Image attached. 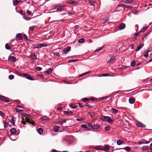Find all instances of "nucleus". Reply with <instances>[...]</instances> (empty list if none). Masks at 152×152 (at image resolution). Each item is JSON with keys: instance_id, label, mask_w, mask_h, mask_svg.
I'll list each match as a JSON object with an SVG mask.
<instances>
[{"instance_id": "f257e3e1", "label": "nucleus", "mask_w": 152, "mask_h": 152, "mask_svg": "<svg viewBox=\"0 0 152 152\" xmlns=\"http://www.w3.org/2000/svg\"><path fill=\"white\" fill-rule=\"evenodd\" d=\"M100 119L103 121H107L110 124H112L113 122V120L109 116L102 115L101 116Z\"/></svg>"}, {"instance_id": "f03ea898", "label": "nucleus", "mask_w": 152, "mask_h": 152, "mask_svg": "<svg viewBox=\"0 0 152 152\" xmlns=\"http://www.w3.org/2000/svg\"><path fill=\"white\" fill-rule=\"evenodd\" d=\"M66 7V5H54L53 6V9H57V11H61L64 10V8Z\"/></svg>"}, {"instance_id": "7ed1b4c3", "label": "nucleus", "mask_w": 152, "mask_h": 152, "mask_svg": "<svg viewBox=\"0 0 152 152\" xmlns=\"http://www.w3.org/2000/svg\"><path fill=\"white\" fill-rule=\"evenodd\" d=\"M23 75L28 80H34V77L31 76L30 75L27 73H23Z\"/></svg>"}, {"instance_id": "20e7f679", "label": "nucleus", "mask_w": 152, "mask_h": 152, "mask_svg": "<svg viewBox=\"0 0 152 152\" xmlns=\"http://www.w3.org/2000/svg\"><path fill=\"white\" fill-rule=\"evenodd\" d=\"M36 46L34 47V48H41L42 47H45L47 46V44L42 43L38 44L36 45Z\"/></svg>"}, {"instance_id": "39448f33", "label": "nucleus", "mask_w": 152, "mask_h": 152, "mask_svg": "<svg viewBox=\"0 0 152 152\" xmlns=\"http://www.w3.org/2000/svg\"><path fill=\"white\" fill-rule=\"evenodd\" d=\"M135 123L138 126L143 128H145V126L140 122L136 121Z\"/></svg>"}, {"instance_id": "423d86ee", "label": "nucleus", "mask_w": 152, "mask_h": 152, "mask_svg": "<svg viewBox=\"0 0 152 152\" xmlns=\"http://www.w3.org/2000/svg\"><path fill=\"white\" fill-rule=\"evenodd\" d=\"M31 58L32 60H35L37 59V55L35 53L33 52L31 53L30 55Z\"/></svg>"}, {"instance_id": "0eeeda50", "label": "nucleus", "mask_w": 152, "mask_h": 152, "mask_svg": "<svg viewBox=\"0 0 152 152\" xmlns=\"http://www.w3.org/2000/svg\"><path fill=\"white\" fill-rule=\"evenodd\" d=\"M25 120H26V122L30 123V124H32V125H34L35 124V122L33 121V120L30 119L28 118H26Z\"/></svg>"}, {"instance_id": "6e6552de", "label": "nucleus", "mask_w": 152, "mask_h": 152, "mask_svg": "<svg viewBox=\"0 0 152 152\" xmlns=\"http://www.w3.org/2000/svg\"><path fill=\"white\" fill-rule=\"evenodd\" d=\"M8 59L10 61L14 62L16 61V58L12 56H10L8 57Z\"/></svg>"}, {"instance_id": "1a4fd4ad", "label": "nucleus", "mask_w": 152, "mask_h": 152, "mask_svg": "<svg viewBox=\"0 0 152 152\" xmlns=\"http://www.w3.org/2000/svg\"><path fill=\"white\" fill-rule=\"evenodd\" d=\"M71 49L70 47H68L65 48L63 50V53L64 54H66L67 52L70 51Z\"/></svg>"}, {"instance_id": "9d476101", "label": "nucleus", "mask_w": 152, "mask_h": 152, "mask_svg": "<svg viewBox=\"0 0 152 152\" xmlns=\"http://www.w3.org/2000/svg\"><path fill=\"white\" fill-rule=\"evenodd\" d=\"M126 26L124 23H122L118 26V29L120 30L123 29L125 28Z\"/></svg>"}, {"instance_id": "9b49d317", "label": "nucleus", "mask_w": 152, "mask_h": 152, "mask_svg": "<svg viewBox=\"0 0 152 152\" xmlns=\"http://www.w3.org/2000/svg\"><path fill=\"white\" fill-rule=\"evenodd\" d=\"M1 100L4 101L6 102H10L11 100L10 99L3 96L2 97V98H1Z\"/></svg>"}, {"instance_id": "f8f14e48", "label": "nucleus", "mask_w": 152, "mask_h": 152, "mask_svg": "<svg viewBox=\"0 0 152 152\" xmlns=\"http://www.w3.org/2000/svg\"><path fill=\"white\" fill-rule=\"evenodd\" d=\"M16 37L18 39L20 40H22L23 39L21 34L20 33L17 34L16 35Z\"/></svg>"}, {"instance_id": "ddd939ff", "label": "nucleus", "mask_w": 152, "mask_h": 152, "mask_svg": "<svg viewBox=\"0 0 152 152\" xmlns=\"http://www.w3.org/2000/svg\"><path fill=\"white\" fill-rule=\"evenodd\" d=\"M67 2L68 3L73 4H77V1L71 0H67Z\"/></svg>"}, {"instance_id": "4468645a", "label": "nucleus", "mask_w": 152, "mask_h": 152, "mask_svg": "<svg viewBox=\"0 0 152 152\" xmlns=\"http://www.w3.org/2000/svg\"><path fill=\"white\" fill-rule=\"evenodd\" d=\"M110 150L109 146L108 145H105L104 146V148H103V150L105 151L108 152Z\"/></svg>"}, {"instance_id": "2eb2a0df", "label": "nucleus", "mask_w": 152, "mask_h": 152, "mask_svg": "<svg viewBox=\"0 0 152 152\" xmlns=\"http://www.w3.org/2000/svg\"><path fill=\"white\" fill-rule=\"evenodd\" d=\"M135 101V99L133 97H130L129 99V102L131 104L134 103V102Z\"/></svg>"}, {"instance_id": "dca6fc26", "label": "nucleus", "mask_w": 152, "mask_h": 152, "mask_svg": "<svg viewBox=\"0 0 152 152\" xmlns=\"http://www.w3.org/2000/svg\"><path fill=\"white\" fill-rule=\"evenodd\" d=\"M124 142H125L124 140H118L117 141V143L119 145L123 144Z\"/></svg>"}, {"instance_id": "f3484780", "label": "nucleus", "mask_w": 152, "mask_h": 152, "mask_svg": "<svg viewBox=\"0 0 152 152\" xmlns=\"http://www.w3.org/2000/svg\"><path fill=\"white\" fill-rule=\"evenodd\" d=\"M143 45H144L143 44H140L136 48V51H138L139 50H140V49H141Z\"/></svg>"}, {"instance_id": "a211bd4d", "label": "nucleus", "mask_w": 152, "mask_h": 152, "mask_svg": "<svg viewBox=\"0 0 152 152\" xmlns=\"http://www.w3.org/2000/svg\"><path fill=\"white\" fill-rule=\"evenodd\" d=\"M11 133L12 134H15L16 133V130L15 128H12L10 130Z\"/></svg>"}, {"instance_id": "6ab92c4d", "label": "nucleus", "mask_w": 152, "mask_h": 152, "mask_svg": "<svg viewBox=\"0 0 152 152\" xmlns=\"http://www.w3.org/2000/svg\"><path fill=\"white\" fill-rule=\"evenodd\" d=\"M20 1L17 0H13V5L15 6L17 5Z\"/></svg>"}, {"instance_id": "aec40b11", "label": "nucleus", "mask_w": 152, "mask_h": 152, "mask_svg": "<svg viewBox=\"0 0 152 152\" xmlns=\"http://www.w3.org/2000/svg\"><path fill=\"white\" fill-rule=\"evenodd\" d=\"M100 127V126L98 124H96L93 126L92 127V129H98Z\"/></svg>"}, {"instance_id": "412c9836", "label": "nucleus", "mask_w": 152, "mask_h": 152, "mask_svg": "<svg viewBox=\"0 0 152 152\" xmlns=\"http://www.w3.org/2000/svg\"><path fill=\"white\" fill-rule=\"evenodd\" d=\"M81 127L83 128L86 129L87 130H90V128H88V127L86 124H82L81 125Z\"/></svg>"}, {"instance_id": "4be33fe9", "label": "nucleus", "mask_w": 152, "mask_h": 152, "mask_svg": "<svg viewBox=\"0 0 152 152\" xmlns=\"http://www.w3.org/2000/svg\"><path fill=\"white\" fill-rule=\"evenodd\" d=\"M109 20V18L107 16H106L103 19V23H105L107 22Z\"/></svg>"}, {"instance_id": "5701e85b", "label": "nucleus", "mask_w": 152, "mask_h": 152, "mask_svg": "<svg viewBox=\"0 0 152 152\" xmlns=\"http://www.w3.org/2000/svg\"><path fill=\"white\" fill-rule=\"evenodd\" d=\"M64 113L66 115H70L72 114L73 113L72 111H64Z\"/></svg>"}, {"instance_id": "b1692460", "label": "nucleus", "mask_w": 152, "mask_h": 152, "mask_svg": "<svg viewBox=\"0 0 152 152\" xmlns=\"http://www.w3.org/2000/svg\"><path fill=\"white\" fill-rule=\"evenodd\" d=\"M37 132L39 134H41L42 133H43V130L42 128H39L38 129Z\"/></svg>"}, {"instance_id": "393cba45", "label": "nucleus", "mask_w": 152, "mask_h": 152, "mask_svg": "<svg viewBox=\"0 0 152 152\" xmlns=\"http://www.w3.org/2000/svg\"><path fill=\"white\" fill-rule=\"evenodd\" d=\"M5 48L6 49L10 50L11 48L10 47V46L9 44L8 43L6 44Z\"/></svg>"}, {"instance_id": "a878e982", "label": "nucleus", "mask_w": 152, "mask_h": 152, "mask_svg": "<svg viewBox=\"0 0 152 152\" xmlns=\"http://www.w3.org/2000/svg\"><path fill=\"white\" fill-rule=\"evenodd\" d=\"M115 58V56H112L110 59H109L108 61H107V63H110L111 62V61L112 60H114Z\"/></svg>"}, {"instance_id": "bb28decb", "label": "nucleus", "mask_w": 152, "mask_h": 152, "mask_svg": "<svg viewBox=\"0 0 152 152\" xmlns=\"http://www.w3.org/2000/svg\"><path fill=\"white\" fill-rule=\"evenodd\" d=\"M59 127L58 126H54L53 127V130L55 132H57L58 130Z\"/></svg>"}, {"instance_id": "cd10ccee", "label": "nucleus", "mask_w": 152, "mask_h": 152, "mask_svg": "<svg viewBox=\"0 0 152 152\" xmlns=\"http://www.w3.org/2000/svg\"><path fill=\"white\" fill-rule=\"evenodd\" d=\"M53 69H49L47 71L45 72V73H48V74H49L51 73L52 71H53Z\"/></svg>"}, {"instance_id": "c85d7f7f", "label": "nucleus", "mask_w": 152, "mask_h": 152, "mask_svg": "<svg viewBox=\"0 0 152 152\" xmlns=\"http://www.w3.org/2000/svg\"><path fill=\"white\" fill-rule=\"evenodd\" d=\"M64 122H65V123L66 122V119H64V120H61L60 121H59L57 123H59V124H60L61 125H62V123H64Z\"/></svg>"}, {"instance_id": "c756f323", "label": "nucleus", "mask_w": 152, "mask_h": 152, "mask_svg": "<svg viewBox=\"0 0 152 152\" xmlns=\"http://www.w3.org/2000/svg\"><path fill=\"white\" fill-rule=\"evenodd\" d=\"M91 72V71H89V72H85V73H83L82 74H81V75H80L79 76V77H82V76L84 75H86L90 73Z\"/></svg>"}, {"instance_id": "7c9ffc66", "label": "nucleus", "mask_w": 152, "mask_h": 152, "mask_svg": "<svg viewBox=\"0 0 152 152\" xmlns=\"http://www.w3.org/2000/svg\"><path fill=\"white\" fill-rule=\"evenodd\" d=\"M89 2L90 3V5H92L93 6H94V4L95 3V2L94 1H93L92 0H89Z\"/></svg>"}, {"instance_id": "2f4dec72", "label": "nucleus", "mask_w": 152, "mask_h": 152, "mask_svg": "<svg viewBox=\"0 0 152 152\" xmlns=\"http://www.w3.org/2000/svg\"><path fill=\"white\" fill-rule=\"evenodd\" d=\"M148 27H143L142 29L140 31V32H144L147 30V28Z\"/></svg>"}, {"instance_id": "473e14b6", "label": "nucleus", "mask_w": 152, "mask_h": 152, "mask_svg": "<svg viewBox=\"0 0 152 152\" xmlns=\"http://www.w3.org/2000/svg\"><path fill=\"white\" fill-rule=\"evenodd\" d=\"M136 64V62L135 60H133L131 63V65L132 67H134L135 66Z\"/></svg>"}, {"instance_id": "72a5a7b5", "label": "nucleus", "mask_w": 152, "mask_h": 152, "mask_svg": "<svg viewBox=\"0 0 152 152\" xmlns=\"http://www.w3.org/2000/svg\"><path fill=\"white\" fill-rule=\"evenodd\" d=\"M123 149H125L126 151H130V148L129 146L126 147Z\"/></svg>"}, {"instance_id": "f704fd0d", "label": "nucleus", "mask_w": 152, "mask_h": 152, "mask_svg": "<svg viewBox=\"0 0 152 152\" xmlns=\"http://www.w3.org/2000/svg\"><path fill=\"white\" fill-rule=\"evenodd\" d=\"M149 34V32H148L146 33V34H145L144 37H142V40H144V39H145V38Z\"/></svg>"}, {"instance_id": "c9c22d12", "label": "nucleus", "mask_w": 152, "mask_h": 152, "mask_svg": "<svg viewBox=\"0 0 152 152\" xmlns=\"http://www.w3.org/2000/svg\"><path fill=\"white\" fill-rule=\"evenodd\" d=\"M85 40L83 38H81L79 39L78 41L79 43H83L84 42Z\"/></svg>"}, {"instance_id": "e433bc0d", "label": "nucleus", "mask_w": 152, "mask_h": 152, "mask_svg": "<svg viewBox=\"0 0 152 152\" xmlns=\"http://www.w3.org/2000/svg\"><path fill=\"white\" fill-rule=\"evenodd\" d=\"M112 112L113 113H117L118 112V110H116L114 108H112Z\"/></svg>"}, {"instance_id": "4c0bfd02", "label": "nucleus", "mask_w": 152, "mask_h": 152, "mask_svg": "<svg viewBox=\"0 0 152 152\" xmlns=\"http://www.w3.org/2000/svg\"><path fill=\"white\" fill-rule=\"evenodd\" d=\"M20 114L22 116L24 117H26L27 115V114L25 113H20Z\"/></svg>"}, {"instance_id": "58836bf2", "label": "nucleus", "mask_w": 152, "mask_h": 152, "mask_svg": "<svg viewBox=\"0 0 152 152\" xmlns=\"http://www.w3.org/2000/svg\"><path fill=\"white\" fill-rule=\"evenodd\" d=\"M141 33V32H140V31H139L137 33H135L134 34V37H137Z\"/></svg>"}, {"instance_id": "ea45409f", "label": "nucleus", "mask_w": 152, "mask_h": 152, "mask_svg": "<svg viewBox=\"0 0 152 152\" xmlns=\"http://www.w3.org/2000/svg\"><path fill=\"white\" fill-rule=\"evenodd\" d=\"M15 120H14V118L13 117L11 120V123L13 125L15 124Z\"/></svg>"}, {"instance_id": "a19ab883", "label": "nucleus", "mask_w": 152, "mask_h": 152, "mask_svg": "<svg viewBox=\"0 0 152 152\" xmlns=\"http://www.w3.org/2000/svg\"><path fill=\"white\" fill-rule=\"evenodd\" d=\"M124 2H128L129 3H131L133 1V0H124Z\"/></svg>"}, {"instance_id": "79ce46f5", "label": "nucleus", "mask_w": 152, "mask_h": 152, "mask_svg": "<svg viewBox=\"0 0 152 152\" xmlns=\"http://www.w3.org/2000/svg\"><path fill=\"white\" fill-rule=\"evenodd\" d=\"M3 123L4 124V128H7L8 126V124L7 123L6 121H4L3 122Z\"/></svg>"}, {"instance_id": "37998d69", "label": "nucleus", "mask_w": 152, "mask_h": 152, "mask_svg": "<svg viewBox=\"0 0 152 152\" xmlns=\"http://www.w3.org/2000/svg\"><path fill=\"white\" fill-rule=\"evenodd\" d=\"M35 26H32L30 27L29 29L31 31H32L35 28Z\"/></svg>"}, {"instance_id": "c03bdc74", "label": "nucleus", "mask_w": 152, "mask_h": 152, "mask_svg": "<svg viewBox=\"0 0 152 152\" xmlns=\"http://www.w3.org/2000/svg\"><path fill=\"white\" fill-rule=\"evenodd\" d=\"M148 146H144L142 148V151H144L148 149Z\"/></svg>"}, {"instance_id": "a18cd8bd", "label": "nucleus", "mask_w": 152, "mask_h": 152, "mask_svg": "<svg viewBox=\"0 0 152 152\" xmlns=\"http://www.w3.org/2000/svg\"><path fill=\"white\" fill-rule=\"evenodd\" d=\"M35 69L37 71H40L42 69V68L39 67H36Z\"/></svg>"}, {"instance_id": "49530a36", "label": "nucleus", "mask_w": 152, "mask_h": 152, "mask_svg": "<svg viewBox=\"0 0 152 152\" xmlns=\"http://www.w3.org/2000/svg\"><path fill=\"white\" fill-rule=\"evenodd\" d=\"M89 100H90L88 98H83L82 99V101L83 102L87 101Z\"/></svg>"}, {"instance_id": "de8ad7c7", "label": "nucleus", "mask_w": 152, "mask_h": 152, "mask_svg": "<svg viewBox=\"0 0 152 152\" xmlns=\"http://www.w3.org/2000/svg\"><path fill=\"white\" fill-rule=\"evenodd\" d=\"M88 128H90V130L92 128V124L91 123H88Z\"/></svg>"}, {"instance_id": "09e8293b", "label": "nucleus", "mask_w": 152, "mask_h": 152, "mask_svg": "<svg viewBox=\"0 0 152 152\" xmlns=\"http://www.w3.org/2000/svg\"><path fill=\"white\" fill-rule=\"evenodd\" d=\"M110 97L109 96H106L104 97H103L101 98V99L102 100H103L106 99H107Z\"/></svg>"}, {"instance_id": "8fccbe9b", "label": "nucleus", "mask_w": 152, "mask_h": 152, "mask_svg": "<svg viewBox=\"0 0 152 152\" xmlns=\"http://www.w3.org/2000/svg\"><path fill=\"white\" fill-rule=\"evenodd\" d=\"M14 76L13 75H10L9 76V78L10 80H12L14 79Z\"/></svg>"}, {"instance_id": "3c124183", "label": "nucleus", "mask_w": 152, "mask_h": 152, "mask_svg": "<svg viewBox=\"0 0 152 152\" xmlns=\"http://www.w3.org/2000/svg\"><path fill=\"white\" fill-rule=\"evenodd\" d=\"M70 107H71L72 108H76L77 106H72V104H70L69 105Z\"/></svg>"}, {"instance_id": "603ef678", "label": "nucleus", "mask_w": 152, "mask_h": 152, "mask_svg": "<svg viewBox=\"0 0 152 152\" xmlns=\"http://www.w3.org/2000/svg\"><path fill=\"white\" fill-rule=\"evenodd\" d=\"M125 7H126L127 8H129V9H132L133 8V7L131 6H128L127 5H125Z\"/></svg>"}, {"instance_id": "864d4df0", "label": "nucleus", "mask_w": 152, "mask_h": 152, "mask_svg": "<svg viewBox=\"0 0 152 152\" xmlns=\"http://www.w3.org/2000/svg\"><path fill=\"white\" fill-rule=\"evenodd\" d=\"M110 129V127L109 126H106L105 127V129L107 131H109Z\"/></svg>"}, {"instance_id": "5fc2aeb1", "label": "nucleus", "mask_w": 152, "mask_h": 152, "mask_svg": "<svg viewBox=\"0 0 152 152\" xmlns=\"http://www.w3.org/2000/svg\"><path fill=\"white\" fill-rule=\"evenodd\" d=\"M0 115L2 117H4L5 116V114L1 111H0Z\"/></svg>"}, {"instance_id": "6e6d98bb", "label": "nucleus", "mask_w": 152, "mask_h": 152, "mask_svg": "<svg viewBox=\"0 0 152 152\" xmlns=\"http://www.w3.org/2000/svg\"><path fill=\"white\" fill-rule=\"evenodd\" d=\"M103 48L102 47H100L98 49H96V50H95V52H98L99 51H100V50H101Z\"/></svg>"}, {"instance_id": "4d7b16f0", "label": "nucleus", "mask_w": 152, "mask_h": 152, "mask_svg": "<svg viewBox=\"0 0 152 152\" xmlns=\"http://www.w3.org/2000/svg\"><path fill=\"white\" fill-rule=\"evenodd\" d=\"M27 14L29 15H31L32 14V12L31 11L29 10H27Z\"/></svg>"}, {"instance_id": "13d9d810", "label": "nucleus", "mask_w": 152, "mask_h": 152, "mask_svg": "<svg viewBox=\"0 0 152 152\" xmlns=\"http://www.w3.org/2000/svg\"><path fill=\"white\" fill-rule=\"evenodd\" d=\"M22 118L23 119V121H22L21 122V123L22 124H25L26 123V121H25L24 120V118Z\"/></svg>"}, {"instance_id": "bf43d9fd", "label": "nucleus", "mask_w": 152, "mask_h": 152, "mask_svg": "<svg viewBox=\"0 0 152 152\" xmlns=\"http://www.w3.org/2000/svg\"><path fill=\"white\" fill-rule=\"evenodd\" d=\"M20 13L21 14L24 15L25 14V12L23 11V10H21L20 11Z\"/></svg>"}, {"instance_id": "052dcab7", "label": "nucleus", "mask_w": 152, "mask_h": 152, "mask_svg": "<svg viewBox=\"0 0 152 152\" xmlns=\"http://www.w3.org/2000/svg\"><path fill=\"white\" fill-rule=\"evenodd\" d=\"M67 137H66V138H64V139L65 141H67L68 142H69V143L70 142V140H69V139H66Z\"/></svg>"}, {"instance_id": "680f3d73", "label": "nucleus", "mask_w": 152, "mask_h": 152, "mask_svg": "<svg viewBox=\"0 0 152 152\" xmlns=\"http://www.w3.org/2000/svg\"><path fill=\"white\" fill-rule=\"evenodd\" d=\"M16 74L19 76H23V74H20V73L18 71H16Z\"/></svg>"}, {"instance_id": "e2e57ef3", "label": "nucleus", "mask_w": 152, "mask_h": 152, "mask_svg": "<svg viewBox=\"0 0 152 152\" xmlns=\"http://www.w3.org/2000/svg\"><path fill=\"white\" fill-rule=\"evenodd\" d=\"M15 109V110H16V112H17V113L18 112H22V111H23V110H20V109H17V108H16Z\"/></svg>"}, {"instance_id": "0e129e2a", "label": "nucleus", "mask_w": 152, "mask_h": 152, "mask_svg": "<svg viewBox=\"0 0 152 152\" xmlns=\"http://www.w3.org/2000/svg\"><path fill=\"white\" fill-rule=\"evenodd\" d=\"M41 119H42L43 120H48V119L47 118L45 117H43L41 118Z\"/></svg>"}, {"instance_id": "69168bd1", "label": "nucleus", "mask_w": 152, "mask_h": 152, "mask_svg": "<svg viewBox=\"0 0 152 152\" xmlns=\"http://www.w3.org/2000/svg\"><path fill=\"white\" fill-rule=\"evenodd\" d=\"M84 105H86V106H87V107H92V106H91L88 104L87 103H86Z\"/></svg>"}, {"instance_id": "338daca9", "label": "nucleus", "mask_w": 152, "mask_h": 152, "mask_svg": "<svg viewBox=\"0 0 152 152\" xmlns=\"http://www.w3.org/2000/svg\"><path fill=\"white\" fill-rule=\"evenodd\" d=\"M78 104L79 105V107H83L84 106V105H83V104H81L80 103H78Z\"/></svg>"}, {"instance_id": "774afa93", "label": "nucleus", "mask_w": 152, "mask_h": 152, "mask_svg": "<svg viewBox=\"0 0 152 152\" xmlns=\"http://www.w3.org/2000/svg\"><path fill=\"white\" fill-rule=\"evenodd\" d=\"M90 115L91 117H93L95 115V114L93 113H91Z\"/></svg>"}]
</instances>
